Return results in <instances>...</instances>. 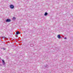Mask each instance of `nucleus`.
Returning a JSON list of instances; mask_svg holds the SVG:
<instances>
[{
	"label": "nucleus",
	"mask_w": 73,
	"mask_h": 73,
	"mask_svg": "<svg viewBox=\"0 0 73 73\" xmlns=\"http://www.w3.org/2000/svg\"><path fill=\"white\" fill-rule=\"evenodd\" d=\"M10 7L11 9H13L14 8V6L12 5H10Z\"/></svg>",
	"instance_id": "f257e3e1"
},
{
	"label": "nucleus",
	"mask_w": 73,
	"mask_h": 73,
	"mask_svg": "<svg viewBox=\"0 0 73 73\" xmlns=\"http://www.w3.org/2000/svg\"><path fill=\"white\" fill-rule=\"evenodd\" d=\"M11 21V19H7L6 21V22H10Z\"/></svg>",
	"instance_id": "f03ea898"
},
{
	"label": "nucleus",
	"mask_w": 73,
	"mask_h": 73,
	"mask_svg": "<svg viewBox=\"0 0 73 73\" xmlns=\"http://www.w3.org/2000/svg\"><path fill=\"white\" fill-rule=\"evenodd\" d=\"M58 38H61V36H60V35H58Z\"/></svg>",
	"instance_id": "7ed1b4c3"
},
{
	"label": "nucleus",
	"mask_w": 73,
	"mask_h": 73,
	"mask_svg": "<svg viewBox=\"0 0 73 73\" xmlns=\"http://www.w3.org/2000/svg\"><path fill=\"white\" fill-rule=\"evenodd\" d=\"M44 15L45 16H47L48 15V13H45Z\"/></svg>",
	"instance_id": "20e7f679"
},
{
	"label": "nucleus",
	"mask_w": 73,
	"mask_h": 73,
	"mask_svg": "<svg viewBox=\"0 0 73 73\" xmlns=\"http://www.w3.org/2000/svg\"><path fill=\"white\" fill-rule=\"evenodd\" d=\"M16 34L17 35H19V31H17L16 32Z\"/></svg>",
	"instance_id": "39448f33"
},
{
	"label": "nucleus",
	"mask_w": 73,
	"mask_h": 73,
	"mask_svg": "<svg viewBox=\"0 0 73 73\" xmlns=\"http://www.w3.org/2000/svg\"><path fill=\"white\" fill-rule=\"evenodd\" d=\"M3 62V64H5V62H4V61L3 60H2Z\"/></svg>",
	"instance_id": "423d86ee"
},
{
	"label": "nucleus",
	"mask_w": 73,
	"mask_h": 73,
	"mask_svg": "<svg viewBox=\"0 0 73 73\" xmlns=\"http://www.w3.org/2000/svg\"><path fill=\"white\" fill-rule=\"evenodd\" d=\"M13 19H16V18H15V17H13Z\"/></svg>",
	"instance_id": "0eeeda50"
},
{
	"label": "nucleus",
	"mask_w": 73,
	"mask_h": 73,
	"mask_svg": "<svg viewBox=\"0 0 73 73\" xmlns=\"http://www.w3.org/2000/svg\"><path fill=\"white\" fill-rule=\"evenodd\" d=\"M64 39H66V38L65 37V38H64Z\"/></svg>",
	"instance_id": "6e6552de"
},
{
	"label": "nucleus",
	"mask_w": 73,
	"mask_h": 73,
	"mask_svg": "<svg viewBox=\"0 0 73 73\" xmlns=\"http://www.w3.org/2000/svg\"><path fill=\"white\" fill-rule=\"evenodd\" d=\"M3 49L4 50H5V48H3Z\"/></svg>",
	"instance_id": "1a4fd4ad"
}]
</instances>
